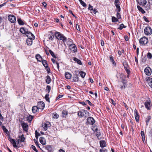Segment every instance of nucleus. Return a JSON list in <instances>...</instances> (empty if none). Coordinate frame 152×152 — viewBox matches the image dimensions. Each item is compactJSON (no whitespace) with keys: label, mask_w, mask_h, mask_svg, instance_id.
Listing matches in <instances>:
<instances>
[{"label":"nucleus","mask_w":152,"mask_h":152,"mask_svg":"<svg viewBox=\"0 0 152 152\" xmlns=\"http://www.w3.org/2000/svg\"><path fill=\"white\" fill-rule=\"evenodd\" d=\"M120 78L121 80L118 82V84L117 87H119L121 90L125 89L127 86V81L126 80V76L123 74H121L120 75Z\"/></svg>","instance_id":"obj_1"},{"label":"nucleus","mask_w":152,"mask_h":152,"mask_svg":"<svg viewBox=\"0 0 152 152\" xmlns=\"http://www.w3.org/2000/svg\"><path fill=\"white\" fill-rule=\"evenodd\" d=\"M55 35L56 38L58 40H62L63 42L66 39V37L62 34L59 32H55Z\"/></svg>","instance_id":"obj_2"},{"label":"nucleus","mask_w":152,"mask_h":152,"mask_svg":"<svg viewBox=\"0 0 152 152\" xmlns=\"http://www.w3.org/2000/svg\"><path fill=\"white\" fill-rule=\"evenodd\" d=\"M148 42V39L145 37L141 38L139 40V43L141 45H144L147 44Z\"/></svg>","instance_id":"obj_3"},{"label":"nucleus","mask_w":152,"mask_h":152,"mask_svg":"<svg viewBox=\"0 0 152 152\" xmlns=\"http://www.w3.org/2000/svg\"><path fill=\"white\" fill-rule=\"evenodd\" d=\"M144 33L146 35H150L152 34V30L149 26L146 27L144 30Z\"/></svg>","instance_id":"obj_4"},{"label":"nucleus","mask_w":152,"mask_h":152,"mask_svg":"<svg viewBox=\"0 0 152 152\" xmlns=\"http://www.w3.org/2000/svg\"><path fill=\"white\" fill-rule=\"evenodd\" d=\"M69 50L72 53H75L77 51V48L76 45L73 43L69 47Z\"/></svg>","instance_id":"obj_5"},{"label":"nucleus","mask_w":152,"mask_h":152,"mask_svg":"<svg viewBox=\"0 0 152 152\" xmlns=\"http://www.w3.org/2000/svg\"><path fill=\"white\" fill-rule=\"evenodd\" d=\"M63 42L65 45H66L68 46V47L73 43V42L72 39L69 38L67 39L66 37V39H65L64 41Z\"/></svg>","instance_id":"obj_6"},{"label":"nucleus","mask_w":152,"mask_h":152,"mask_svg":"<svg viewBox=\"0 0 152 152\" xmlns=\"http://www.w3.org/2000/svg\"><path fill=\"white\" fill-rule=\"evenodd\" d=\"M95 121L94 118L91 117L88 118L87 119L86 124L93 125L95 123Z\"/></svg>","instance_id":"obj_7"},{"label":"nucleus","mask_w":152,"mask_h":152,"mask_svg":"<svg viewBox=\"0 0 152 152\" xmlns=\"http://www.w3.org/2000/svg\"><path fill=\"white\" fill-rule=\"evenodd\" d=\"M8 18L9 20L11 23H14L16 22V17L13 15H9L8 16Z\"/></svg>","instance_id":"obj_8"},{"label":"nucleus","mask_w":152,"mask_h":152,"mask_svg":"<svg viewBox=\"0 0 152 152\" xmlns=\"http://www.w3.org/2000/svg\"><path fill=\"white\" fill-rule=\"evenodd\" d=\"M120 3L119 0H115L114 1V4L117 8L115 11H118V12H120L121 11Z\"/></svg>","instance_id":"obj_9"},{"label":"nucleus","mask_w":152,"mask_h":152,"mask_svg":"<svg viewBox=\"0 0 152 152\" xmlns=\"http://www.w3.org/2000/svg\"><path fill=\"white\" fill-rule=\"evenodd\" d=\"M144 72L146 75L150 76L151 74V69L149 67H147L145 69Z\"/></svg>","instance_id":"obj_10"},{"label":"nucleus","mask_w":152,"mask_h":152,"mask_svg":"<svg viewBox=\"0 0 152 152\" xmlns=\"http://www.w3.org/2000/svg\"><path fill=\"white\" fill-rule=\"evenodd\" d=\"M8 140L13 145V147L15 148H18V145H16V143L14 139H12L10 137H9Z\"/></svg>","instance_id":"obj_11"},{"label":"nucleus","mask_w":152,"mask_h":152,"mask_svg":"<svg viewBox=\"0 0 152 152\" xmlns=\"http://www.w3.org/2000/svg\"><path fill=\"white\" fill-rule=\"evenodd\" d=\"M37 106L39 109L43 110L45 107V104L43 102L39 101L38 102Z\"/></svg>","instance_id":"obj_12"},{"label":"nucleus","mask_w":152,"mask_h":152,"mask_svg":"<svg viewBox=\"0 0 152 152\" xmlns=\"http://www.w3.org/2000/svg\"><path fill=\"white\" fill-rule=\"evenodd\" d=\"M51 126V125L49 122H47L46 123L42 125L44 130L46 131L48 129V127H50Z\"/></svg>","instance_id":"obj_13"},{"label":"nucleus","mask_w":152,"mask_h":152,"mask_svg":"<svg viewBox=\"0 0 152 152\" xmlns=\"http://www.w3.org/2000/svg\"><path fill=\"white\" fill-rule=\"evenodd\" d=\"M138 3L140 5L142 6H145L147 3L146 0H137Z\"/></svg>","instance_id":"obj_14"},{"label":"nucleus","mask_w":152,"mask_h":152,"mask_svg":"<svg viewBox=\"0 0 152 152\" xmlns=\"http://www.w3.org/2000/svg\"><path fill=\"white\" fill-rule=\"evenodd\" d=\"M26 36L28 37V38H32L33 39H34V36L30 31H27L26 33Z\"/></svg>","instance_id":"obj_15"},{"label":"nucleus","mask_w":152,"mask_h":152,"mask_svg":"<svg viewBox=\"0 0 152 152\" xmlns=\"http://www.w3.org/2000/svg\"><path fill=\"white\" fill-rule=\"evenodd\" d=\"M21 126L23 130L26 132H27L28 130V126L26 123L23 122V123L21 124Z\"/></svg>","instance_id":"obj_16"},{"label":"nucleus","mask_w":152,"mask_h":152,"mask_svg":"<svg viewBox=\"0 0 152 152\" xmlns=\"http://www.w3.org/2000/svg\"><path fill=\"white\" fill-rule=\"evenodd\" d=\"M100 147L102 148H104V147H105L107 146L106 142L104 140H101L99 142Z\"/></svg>","instance_id":"obj_17"},{"label":"nucleus","mask_w":152,"mask_h":152,"mask_svg":"<svg viewBox=\"0 0 152 152\" xmlns=\"http://www.w3.org/2000/svg\"><path fill=\"white\" fill-rule=\"evenodd\" d=\"M35 57L37 61L39 62H41L43 60L42 57L39 54L36 55Z\"/></svg>","instance_id":"obj_18"},{"label":"nucleus","mask_w":152,"mask_h":152,"mask_svg":"<svg viewBox=\"0 0 152 152\" xmlns=\"http://www.w3.org/2000/svg\"><path fill=\"white\" fill-rule=\"evenodd\" d=\"M39 107L37 106H34L32 107V110L34 113H36L39 110Z\"/></svg>","instance_id":"obj_19"},{"label":"nucleus","mask_w":152,"mask_h":152,"mask_svg":"<svg viewBox=\"0 0 152 152\" xmlns=\"http://www.w3.org/2000/svg\"><path fill=\"white\" fill-rule=\"evenodd\" d=\"M34 39H33L32 38H28L26 40V42L27 44L28 45H32L33 42L32 40Z\"/></svg>","instance_id":"obj_20"},{"label":"nucleus","mask_w":152,"mask_h":152,"mask_svg":"<svg viewBox=\"0 0 152 152\" xmlns=\"http://www.w3.org/2000/svg\"><path fill=\"white\" fill-rule=\"evenodd\" d=\"M79 79V75L77 74L74 75V77L73 78V81L75 82H77Z\"/></svg>","instance_id":"obj_21"},{"label":"nucleus","mask_w":152,"mask_h":152,"mask_svg":"<svg viewBox=\"0 0 152 152\" xmlns=\"http://www.w3.org/2000/svg\"><path fill=\"white\" fill-rule=\"evenodd\" d=\"M145 107L148 109H150V101H146L144 103Z\"/></svg>","instance_id":"obj_22"},{"label":"nucleus","mask_w":152,"mask_h":152,"mask_svg":"<svg viewBox=\"0 0 152 152\" xmlns=\"http://www.w3.org/2000/svg\"><path fill=\"white\" fill-rule=\"evenodd\" d=\"M109 57L110 61L112 63V64L114 66H116V64L114 60L113 57L112 55H110Z\"/></svg>","instance_id":"obj_23"},{"label":"nucleus","mask_w":152,"mask_h":152,"mask_svg":"<svg viewBox=\"0 0 152 152\" xmlns=\"http://www.w3.org/2000/svg\"><path fill=\"white\" fill-rule=\"evenodd\" d=\"M77 115L80 118H82L84 116V113L83 111V110L81 111H79L77 112Z\"/></svg>","instance_id":"obj_24"},{"label":"nucleus","mask_w":152,"mask_h":152,"mask_svg":"<svg viewBox=\"0 0 152 152\" xmlns=\"http://www.w3.org/2000/svg\"><path fill=\"white\" fill-rule=\"evenodd\" d=\"M73 60L75 62H76V63L79 65H81L82 64L81 61L76 57H74L73 58Z\"/></svg>","instance_id":"obj_25"},{"label":"nucleus","mask_w":152,"mask_h":152,"mask_svg":"<svg viewBox=\"0 0 152 152\" xmlns=\"http://www.w3.org/2000/svg\"><path fill=\"white\" fill-rule=\"evenodd\" d=\"M65 78L67 79H70L72 77L71 74L68 72L65 73Z\"/></svg>","instance_id":"obj_26"},{"label":"nucleus","mask_w":152,"mask_h":152,"mask_svg":"<svg viewBox=\"0 0 152 152\" xmlns=\"http://www.w3.org/2000/svg\"><path fill=\"white\" fill-rule=\"evenodd\" d=\"M45 149L48 151L50 152H51L52 151V148L51 145H48L45 146Z\"/></svg>","instance_id":"obj_27"},{"label":"nucleus","mask_w":152,"mask_h":152,"mask_svg":"<svg viewBox=\"0 0 152 152\" xmlns=\"http://www.w3.org/2000/svg\"><path fill=\"white\" fill-rule=\"evenodd\" d=\"M137 8L138 10L142 14H143L145 13V12L144 10L139 5H137Z\"/></svg>","instance_id":"obj_28"},{"label":"nucleus","mask_w":152,"mask_h":152,"mask_svg":"<svg viewBox=\"0 0 152 152\" xmlns=\"http://www.w3.org/2000/svg\"><path fill=\"white\" fill-rule=\"evenodd\" d=\"M95 131L96 132V136H97V138L98 139H100V138H99V137L101 135V133L99 132V131L98 130V129L97 128H96L95 129Z\"/></svg>","instance_id":"obj_29"},{"label":"nucleus","mask_w":152,"mask_h":152,"mask_svg":"<svg viewBox=\"0 0 152 152\" xmlns=\"http://www.w3.org/2000/svg\"><path fill=\"white\" fill-rule=\"evenodd\" d=\"M45 138L44 137H42L39 138V142L42 145H45L46 144L45 142L44 141Z\"/></svg>","instance_id":"obj_30"},{"label":"nucleus","mask_w":152,"mask_h":152,"mask_svg":"<svg viewBox=\"0 0 152 152\" xmlns=\"http://www.w3.org/2000/svg\"><path fill=\"white\" fill-rule=\"evenodd\" d=\"M83 111L84 113V116L85 118H86L89 116V113L87 110L83 109Z\"/></svg>","instance_id":"obj_31"},{"label":"nucleus","mask_w":152,"mask_h":152,"mask_svg":"<svg viewBox=\"0 0 152 152\" xmlns=\"http://www.w3.org/2000/svg\"><path fill=\"white\" fill-rule=\"evenodd\" d=\"M47 84H49L51 82V78L49 75L46 76V79L45 80Z\"/></svg>","instance_id":"obj_32"},{"label":"nucleus","mask_w":152,"mask_h":152,"mask_svg":"<svg viewBox=\"0 0 152 152\" xmlns=\"http://www.w3.org/2000/svg\"><path fill=\"white\" fill-rule=\"evenodd\" d=\"M79 74L83 78H84L86 75V73L85 72L82 71H80L79 72Z\"/></svg>","instance_id":"obj_33"},{"label":"nucleus","mask_w":152,"mask_h":152,"mask_svg":"<svg viewBox=\"0 0 152 152\" xmlns=\"http://www.w3.org/2000/svg\"><path fill=\"white\" fill-rule=\"evenodd\" d=\"M42 63L45 67L48 66V64L46 60H43L42 61Z\"/></svg>","instance_id":"obj_34"},{"label":"nucleus","mask_w":152,"mask_h":152,"mask_svg":"<svg viewBox=\"0 0 152 152\" xmlns=\"http://www.w3.org/2000/svg\"><path fill=\"white\" fill-rule=\"evenodd\" d=\"M20 31L21 33L23 34H26V32L27 31H26L24 27H22L20 28Z\"/></svg>","instance_id":"obj_35"},{"label":"nucleus","mask_w":152,"mask_h":152,"mask_svg":"<svg viewBox=\"0 0 152 152\" xmlns=\"http://www.w3.org/2000/svg\"><path fill=\"white\" fill-rule=\"evenodd\" d=\"M18 21L19 24L20 25H23L24 24V23L20 18L18 19Z\"/></svg>","instance_id":"obj_36"},{"label":"nucleus","mask_w":152,"mask_h":152,"mask_svg":"<svg viewBox=\"0 0 152 152\" xmlns=\"http://www.w3.org/2000/svg\"><path fill=\"white\" fill-rule=\"evenodd\" d=\"M49 51L51 55V56L53 57V58H56V55H55L54 53L51 50H49Z\"/></svg>","instance_id":"obj_37"},{"label":"nucleus","mask_w":152,"mask_h":152,"mask_svg":"<svg viewBox=\"0 0 152 152\" xmlns=\"http://www.w3.org/2000/svg\"><path fill=\"white\" fill-rule=\"evenodd\" d=\"M49 96V95L48 94H46L45 97V98L47 102H50Z\"/></svg>","instance_id":"obj_38"},{"label":"nucleus","mask_w":152,"mask_h":152,"mask_svg":"<svg viewBox=\"0 0 152 152\" xmlns=\"http://www.w3.org/2000/svg\"><path fill=\"white\" fill-rule=\"evenodd\" d=\"M151 116H148L146 119L145 122L146 124V125H148V123L149 122L150 120H151Z\"/></svg>","instance_id":"obj_39"},{"label":"nucleus","mask_w":152,"mask_h":152,"mask_svg":"<svg viewBox=\"0 0 152 152\" xmlns=\"http://www.w3.org/2000/svg\"><path fill=\"white\" fill-rule=\"evenodd\" d=\"M112 21L113 22H117L118 21V18H116L114 16L112 17Z\"/></svg>","instance_id":"obj_40"},{"label":"nucleus","mask_w":152,"mask_h":152,"mask_svg":"<svg viewBox=\"0 0 152 152\" xmlns=\"http://www.w3.org/2000/svg\"><path fill=\"white\" fill-rule=\"evenodd\" d=\"M80 4L83 7H86V4L82 0H79Z\"/></svg>","instance_id":"obj_41"},{"label":"nucleus","mask_w":152,"mask_h":152,"mask_svg":"<svg viewBox=\"0 0 152 152\" xmlns=\"http://www.w3.org/2000/svg\"><path fill=\"white\" fill-rule=\"evenodd\" d=\"M19 137L20 138V141L21 142H24L25 140V138L24 137L23 134H22Z\"/></svg>","instance_id":"obj_42"},{"label":"nucleus","mask_w":152,"mask_h":152,"mask_svg":"<svg viewBox=\"0 0 152 152\" xmlns=\"http://www.w3.org/2000/svg\"><path fill=\"white\" fill-rule=\"evenodd\" d=\"M126 27V26H124L123 24L122 23L120 25V26L118 28V29L120 30H122L123 28H125Z\"/></svg>","instance_id":"obj_43"},{"label":"nucleus","mask_w":152,"mask_h":152,"mask_svg":"<svg viewBox=\"0 0 152 152\" xmlns=\"http://www.w3.org/2000/svg\"><path fill=\"white\" fill-rule=\"evenodd\" d=\"M48 38L49 40H52L54 38V36L53 34L51 35L49 34L48 36Z\"/></svg>","instance_id":"obj_44"},{"label":"nucleus","mask_w":152,"mask_h":152,"mask_svg":"<svg viewBox=\"0 0 152 152\" xmlns=\"http://www.w3.org/2000/svg\"><path fill=\"white\" fill-rule=\"evenodd\" d=\"M123 65L124 67H129V65L128 64V63L127 61H124L123 63Z\"/></svg>","instance_id":"obj_45"},{"label":"nucleus","mask_w":152,"mask_h":152,"mask_svg":"<svg viewBox=\"0 0 152 152\" xmlns=\"http://www.w3.org/2000/svg\"><path fill=\"white\" fill-rule=\"evenodd\" d=\"M129 67H124V69L125 70L126 72L127 73V74H128V75H129L130 71V70L128 69V68Z\"/></svg>","instance_id":"obj_46"},{"label":"nucleus","mask_w":152,"mask_h":152,"mask_svg":"<svg viewBox=\"0 0 152 152\" xmlns=\"http://www.w3.org/2000/svg\"><path fill=\"white\" fill-rule=\"evenodd\" d=\"M117 12V13L116 14V16L117 18L119 19H121V15H120V13H119L120 12H118V11H116Z\"/></svg>","instance_id":"obj_47"},{"label":"nucleus","mask_w":152,"mask_h":152,"mask_svg":"<svg viewBox=\"0 0 152 152\" xmlns=\"http://www.w3.org/2000/svg\"><path fill=\"white\" fill-rule=\"evenodd\" d=\"M46 88V91H47L48 93H49L51 90V87L50 86L48 85Z\"/></svg>","instance_id":"obj_48"},{"label":"nucleus","mask_w":152,"mask_h":152,"mask_svg":"<svg viewBox=\"0 0 152 152\" xmlns=\"http://www.w3.org/2000/svg\"><path fill=\"white\" fill-rule=\"evenodd\" d=\"M1 128L3 130L4 132L5 133H7L8 132L7 129L6 128V127L4 126H2Z\"/></svg>","instance_id":"obj_49"},{"label":"nucleus","mask_w":152,"mask_h":152,"mask_svg":"<svg viewBox=\"0 0 152 152\" xmlns=\"http://www.w3.org/2000/svg\"><path fill=\"white\" fill-rule=\"evenodd\" d=\"M62 114L63 115V117H66L65 115L68 114V112L64 110L62 112Z\"/></svg>","instance_id":"obj_50"},{"label":"nucleus","mask_w":152,"mask_h":152,"mask_svg":"<svg viewBox=\"0 0 152 152\" xmlns=\"http://www.w3.org/2000/svg\"><path fill=\"white\" fill-rule=\"evenodd\" d=\"M99 152H107V149L102 148L99 150Z\"/></svg>","instance_id":"obj_51"},{"label":"nucleus","mask_w":152,"mask_h":152,"mask_svg":"<svg viewBox=\"0 0 152 152\" xmlns=\"http://www.w3.org/2000/svg\"><path fill=\"white\" fill-rule=\"evenodd\" d=\"M33 118V117L32 116H30L29 117H28L27 118V121L29 122H31L32 121V118Z\"/></svg>","instance_id":"obj_52"},{"label":"nucleus","mask_w":152,"mask_h":152,"mask_svg":"<svg viewBox=\"0 0 152 152\" xmlns=\"http://www.w3.org/2000/svg\"><path fill=\"white\" fill-rule=\"evenodd\" d=\"M40 134L39 132H38L37 130L35 131V137L37 139H38V137L40 136Z\"/></svg>","instance_id":"obj_53"},{"label":"nucleus","mask_w":152,"mask_h":152,"mask_svg":"<svg viewBox=\"0 0 152 152\" xmlns=\"http://www.w3.org/2000/svg\"><path fill=\"white\" fill-rule=\"evenodd\" d=\"M59 116V115L56 113H54L53 115V117L55 118H57Z\"/></svg>","instance_id":"obj_54"},{"label":"nucleus","mask_w":152,"mask_h":152,"mask_svg":"<svg viewBox=\"0 0 152 152\" xmlns=\"http://www.w3.org/2000/svg\"><path fill=\"white\" fill-rule=\"evenodd\" d=\"M46 69V70L47 71V72L48 73H50V68L48 67V66H46L45 67Z\"/></svg>","instance_id":"obj_55"},{"label":"nucleus","mask_w":152,"mask_h":152,"mask_svg":"<svg viewBox=\"0 0 152 152\" xmlns=\"http://www.w3.org/2000/svg\"><path fill=\"white\" fill-rule=\"evenodd\" d=\"M148 84L149 86L152 88V78L149 80Z\"/></svg>","instance_id":"obj_56"},{"label":"nucleus","mask_w":152,"mask_h":152,"mask_svg":"<svg viewBox=\"0 0 152 152\" xmlns=\"http://www.w3.org/2000/svg\"><path fill=\"white\" fill-rule=\"evenodd\" d=\"M147 57L149 58H152L151 54L149 52L148 53L147 55Z\"/></svg>","instance_id":"obj_57"},{"label":"nucleus","mask_w":152,"mask_h":152,"mask_svg":"<svg viewBox=\"0 0 152 152\" xmlns=\"http://www.w3.org/2000/svg\"><path fill=\"white\" fill-rule=\"evenodd\" d=\"M134 112L135 113V117L137 116H139L138 115V113L137 112V110L136 109H135L134 110Z\"/></svg>","instance_id":"obj_58"},{"label":"nucleus","mask_w":152,"mask_h":152,"mask_svg":"<svg viewBox=\"0 0 152 152\" xmlns=\"http://www.w3.org/2000/svg\"><path fill=\"white\" fill-rule=\"evenodd\" d=\"M31 148L36 152H38V150L36 149L34 145H31Z\"/></svg>","instance_id":"obj_59"},{"label":"nucleus","mask_w":152,"mask_h":152,"mask_svg":"<svg viewBox=\"0 0 152 152\" xmlns=\"http://www.w3.org/2000/svg\"><path fill=\"white\" fill-rule=\"evenodd\" d=\"M143 19L145 21L147 22V23H149V21L148 20V18L144 16L143 17Z\"/></svg>","instance_id":"obj_60"},{"label":"nucleus","mask_w":152,"mask_h":152,"mask_svg":"<svg viewBox=\"0 0 152 152\" xmlns=\"http://www.w3.org/2000/svg\"><path fill=\"white\" fill-rule=\"evenodd\" d=\"M86 103H88L90 105L92 106L93 105V104L91 103V102L88 100H87L85 101Z\"/></svg>","instance_id":"obj_61"},{"label":"nucleus","mask_w":152,"mask_h":152,"mask_svg":"<svg viewBox=\"0 0 152 152\" xmlns=\"http://www.w3.org/2000/svg\"><path fill=\"white\" fill-rule=\"evenodd\" d=\"M34 141L36 145L38 146L39 148H40V147L39 145L38 142L35 139L34 140Z\"/></svg>","instance_id":"obj_62"},{"label":"nucleus","mask_w":152,"mask_h":152,"mask_svg":"<svg viewBox=\"0 0 152 152\" xmlns=\"http://www.w3.org/2000/svg\"><path fill=\"white\" fill-rule=\"evenodd\" d=\"M91 11H92V12H93L94 14H95L96 12H97L96 11V10L95 9H93L92 8L91 9Z\"/></svg>","instance_id":"obj_63"},{"label":"nucleus","mask_w":152,"mask_h":152,"mask_svg":"<svg viewBox=\"0 0 152 152\" xmlns=\"http://www.w3.org/2000/svg\"><path fill=\"white\" fill-rule=\"evenodd\" d=\"M76 28L77 29L78 31H80V26H79V25H78L77 24L76 25Z\"/></svg>","instance_id":"obj_64"}]
</instances>
